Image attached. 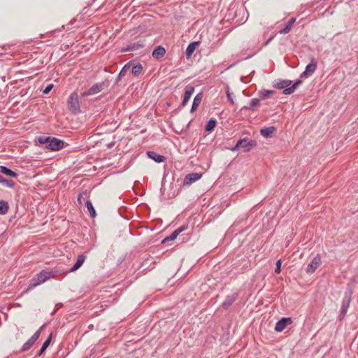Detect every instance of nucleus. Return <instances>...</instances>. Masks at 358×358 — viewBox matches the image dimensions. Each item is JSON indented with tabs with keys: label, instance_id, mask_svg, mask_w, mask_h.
<instances>
[{
	"label": "nucleus",
	"instance_id": "nucleus-1",
	"mask_svg": "<svg viewBox=\"0 0 358 358\" xmlns=\"http://www.w3.org/2000/svg\"><path fill=\"white\" fill-rule=\"evenodd\" d=\"M63 273V271L57 268H55L50 271L43 270L31 280L25 292H28L35 288L36 286L45 282L46 280L61 275Z\"/></svg>",
	"mask_w": 358,
	"mask_h": 358
},
{
	"label": "nucleus",
	"instance_id": "nucleus-2",
	"mask_svg": "<svg viewBox=\"0 0 358 358\" xmlns=\"http://www.w3.org/2000/svg\"><path fill=\"white\" fill-rule=\"evenodd\" d=\"M257 145V141L255 140H250L247 141L245 138L240 139L238 141L234 147L231 150L234 152L238 150L239 148H243L245 152H248L252 148L256 147Z\"/></svg>",
	"mask_w": 358,
	"mask_h": 358
},
{
	"label": "nucleus",
	"instance_id": "nucleus-3",
	"mask_svg": "<svg viewBox=\"0 0 358 358\" xmlns=\"http://www.w3.org/2000/svg\"><path fill=\"white\" fill-rule=\"evenodd\" d=\"M108 86V81L95 83L87 91H85L82 94V96H87L90 95L96 94L101 92L103 89L106 88Z\"/></svg>",
	"mask_w": 358,
	"mask_h": 358
},
{
	"label": "nucleus",
	"instance_id": "nucleus-4",
	"mask_svg": "<svg viewBox=\"0 0 358 358\" xmlns=\"http://www.w3.org/2000/svg\"><path fill=\"white\" fill-rule=\"evenodd\" d=\"M68 109L73 113H77L80 110L78 96L76 92L71 94L68 99Z\"/></svg>",
	"mask_w": 358,
	"mask_h": 358
},
{
	"label": "nucleus",
	"instance_id": "nucleus-5",
	"mask_svg": "<svg viewBox=\"0 0 358 358\" xmlns=\"http://www.w3.org/2000/svg\"><path fill=\"white\" fill-rule=\"evenodd\" d=\"M352 294V291L351 289H349L348 292H345V296L342 301L341 313L339 315L340 320H342L347 313L348 308L351 301Z\"/></svg>",
	"mask_w": 358,
	"mask_h": 358
},
{
	"label": "nucleus",
	"instance_id": "nucleus-6",
	"mask_svg": "<svg viewBox=\"0 0 358 358\" xmlns=\"http://www.w3.org/2000/svg\"><path fill=\"white\" fill-rule=\"evenodd\" d=\"M64 142L55 137H50L48 144L46 145L48 148L53 151H57L63 148Z\"/></svg>",
	"mask_w": 358,
	"mask_h": 358
},
{
	"label": "nucleus",
	"instance_id": "nucleus-7",
	"mask_svg": "<svg viewBox=\"0 0 358 358\" xmlns=\"http://www.w3.org/2000/svg\"><path fill=\"white\" fill-rule=\"evenodd\" d=\"M292 323L291 317H282L277 322L275 327V330L277 332L282 331L288 325Z\"/></svg>",
	"mask_w": 358,
	"mask_h": 358
},
{
	"label": "nucleus",
	"instance_id": "nucleus-8",
	"mask_svg": "<svg viewBox=\"0 0 358 358\" xmlns=\"http://www.w3.org/2000/svg\"><path fill=\"white\" fill-rule=\"evenodd\" d=\"M321 263V258L320 255H317L309 263L306 268V272L308 273H313L315 270L319 267Z\"/></svg>",
	"mask_w": 358,
	"mask_h": 358
},
{
	"label": "nucleus",
	"instance_id": "nucleus-9",
	"mask_svg": "<svg viewBox=\"0 0 358 358\" xmlns=\"http://www.w3.org/2000/svg\"><path fill=\"white\" fill-rule=\"evenodd\" d=\"M188 227V225L187 224H184V225H182L180 226L179 228H178L176 230H175L174 231H173L171 233V234L167 237H166L163 241H162V243H165L167 241H173L175 239H176V238L178 237V236L182 233V231H184L185 230H186Z\"/></svg>",
	"mask_w": 358,
	"mask_h": 358
},
{
	"label": "nucleus",
	"instance_id": "nucleus-10",
	"mask_svg": "<svg viewBox=\"0 0 358 358\" xmlns=\"http://www.w3.org/2000/svg\"><path fill=\"white\" fill-rule=\"evenodd\" d=\"M202 176L201 173H191L187 175L184 178L183 185H189L192 183L199 180Z\"/></svg>",
	"mask_w": 358,
	"mask_h": 358
},
{
	"label": "nucleus",
	"instance_id": "nucleus-11",
	"mask_svg": "<svg viewBox=\"0 0 358 358\" xmlns=\"http://www.w3.org/2000/svg\"><path fill=\"white\" fill-rule=\"evenodd\" d=\"M238 297V292H234L233 294L228 295L222 303V308L227 310L234 303V302L237 300Z\"/></svg>",
	"mask_w": 358,
	"mask_h": 358
},
{
	"label": "nucleus",
	"instance_id": "nucleus-12",
	"mask_svg": "<svg viewBox=\"0 0 358 358\" xmlns=\"http://www.w3.org/2000/svg\"><path fill=\"white\" fill-rule=\"evenodd\" d=\"M194 92V87L192 85H187L185 88V93L182 101L181 103V105L182 106H185L187 105V102L189 101L190 97L192 96V94Z\"/></svg>",
	"mask_w": 358,
	"mask_h": 358
},
{
	"label": "nucleus",
	"instance_id": "nucleus-13",
	"mask_svg": "<svg viewBox=\"0 0 358 358\" xmlns=\"http://www.w3.org/2000/svg\"><path fill=\"white\" fill-rule=\"evenodd\" d=\"M85 259H86L85 255H84L83 254L79 255L78 256L76 262L74 264V265L71 267V268L69 271H66L65 273H68L70 272H74V271H77L78 268H80L81 267V266L84 263Z\"/></svg>",
	"mask_w": 358,
	"mask_h": 358
},
{
	"label": "nucleus",
	"instance_id": "nucleus-14",
	"mask_svg": "<svg viewBox=\"0 0 358 358\" xmlns=\"http://www.w3.org/2000/svg\"><path fill=\"white\" fill-rule=\"evenodd\" d=\"M143 46H144L143 42L139 41L136 43L129 44V45H127L125 48H123L122 49V52H129V51L137 50L143 48Z\"/></svg>",
	"mask_w": 358,
	"mask_h": 358
},
{
	"label": "nucleus",
	"instance_id": "nucleus-15",
	"mask_svg": "<svg viewBox=\"0 0 358 358\" xmlns=\"http://www.w3.org/2000/svg\"><path fill=\"white\" fill-rule=\"evenodd\" d=\"M292 84V80H275L273 87L276 89L282 90L287 89Z\"/></svg>",
	"mask_w": 358,
	"mask_h": 358
},
{
	"label": "nucleus",
	"instance_id": "nucleus-16",
	"mask_svg": "<svg viewBox=\"0 0 358 358\" xmlns=\"http://www.w3.org/2000/svg\"><path fill=\"white\" fill-rule=\"evenodd\" d=\"M147 155L150 159H152L157 163L164 162L166 160V157L164 156L160 155L155 151H148L147 152Z\"/></svg>",
	"mask_w": 358,
	"mask_h": 358
},
{
	"label": "nucleus",
	"instance_id": "nucleus-17",
	"mask_svg": "<svg viewBox=\"0 0 358 358\" xmlns=\"http://www.w3.org/2000/svg\"><path fill=\"white\" fill-rule=\"evenodd\" d=\"M166 54V50L164 47L159 45L157 46L152 52V57L155 59H159L164 56Z\"/></svg>",
	"mask_w": 358,
	"mask_h": 358
},
{
	"label": "nucleus",
	"instance_id": "nucleus-18",
	"mask_svg": "<svg viewBox=\"0 0 358 358\" xmlns=\"http://www.w3.org/2000/svg\"><path fill=\"white\" fill-rule=\"evenodd\" d=\"M202 98H203V94L201 92L197 94L195 96L194 101H193V103L192 105V108H191L192 113L195 111L197 109V108L199 107V106L200 105V103L201 102Z\"/></svg>",
	"mask_w": 358,
	"mask_h": 358
},
{
	"label": "nucleus",
	"instance_id": "nucleus-19",
	"mask_svg": "<svg viewBox=\"0 0 358 358\" xmlns=\"http://www.w3.org/2000/svg\"><path fill=\"white\" fill-rule=\"evenodd\" d=\"M0 173L7 176L17 178L18 174L5 166H0Z\"/></svg>",
	"mask_w": 358,
	"mask_h": 358
},
{
	"label": "nucleus",
	"instance_id": "nucleus-20",
	"mask_svg": "<svg viewBox=\"0 0 358 358\" xmlns=\"http://www.w3.org/2000/svg\"><path fill=\"white\" fill-rule=\"evenodd\" d=\"M276 131L275 127H268L263 128L260 130V134L265 138L270 137Z\"/></svg>",
	"mask_w": 358,
	"mask_h": 358
},
{
	"label": "nucleus",
	"instance_id": "nucleus-21",
	"mask_svg": "<svg viewBox=\"0 0 358 358\" xmlns=\"http://www.w3.org/2000/svg\"><path fill=\"white\" fill-rule=\"evenodd\" d=\"M301 83H302V80H300V79L296 80L291 87H288L287 89H285L283 90L282 93L284 94H292L295 91L296 87L299 85H301Z\"/></svg>",
	"mask_w": 358,
	"mask_h": 358
},
{
	"label": "nucleus",
	"instance_id": "nucleus-22",
	"mask_svg": "<svg viewBox=\"0 0 358 358\" xmlns=\"http://www.w3.org/2000/svg\"><path fill=\"white\" fill-rule=\"evenodd\" d=\"M317 69V61L315 58H312L310 62L306 66V71L310 75H312Z\"/></svg>",
	"mask_w": 358,
	"mask_h": 358
},
{
	"label": "nucleus",
	"instance_id": "nucleus-23",
	"mask_svg": "<svg viewBox=\"0 0 358 358\" xmlns=\"http://www.w3.org/2000/svg\"><path fill=\"white\" fill-rule=\"evenodd\" d=\"M199 45V42H192L188 45L185 52L187 57H190L192 56Z\"/></svg>",
	"mask_w": 358,
	"mask_h": 358
},
{
	"label": "nucleus",
	"instance_id": "nucleus-24",
	"mask_svg": "<svg viewBox=\"0 0 358 358\" xmlns=\"http://www.w3.org/2000/svg\"><path fill=\"white\" fill-rule=\"evenodd\" d=\"M260 104V99L253 98L250 101V106H244L243 108L254 111Z\"/></svg>",
	"mask_w": 358,
	"mask_h": 358
},
{
	"label": "nucleus",
	"instance_id": "nucleus-25",
	"mask_svg": "<svg viewBox=\"0 0 358 358\" xmlns=\"http://www.w3.org/2000/svg\"><path fill=\"white\" fill-rule=\"evenodd\" d=\"M217 125V121L215 118L210 119L205 127V131L207 132H211L214 130Z\"/></svg>",
	"mask_w": 358,
	"mask_h": 358
},
{
	"label": "nucleus",
	"instance_id": "nucleus-26",
	"mask_svg": "<svg viewBox=\"0 0 358 358\" xmlns=\"http://www.w3.org/2000/svg\"><path fill=\"white\" fill-rule=\"evenodd\" d=\"M9 210V204L7 201L0 200V215H6Z\"/></svg>",
	"mask_w": 358,
	"mask_h": 358
},
{
	"label": "nucleus",
	"instance_id": "nucleus-27",
	"mask_svg": "<svg viewBox=\"0 0 358 358\" xmlns=\"http://www.w3.org/2000/svg\"><path fill=\"white\" fill-rule=\"evenodd\" d=\"M35 341L31 337L22 347L20 351L26 352L29 350L35 343Z\"/></svg>",
	"mask_w": 358,
	"mask_h": 358
},
{
	"label": "nucleus",
	"instance_id": "nucleus-28",
	"mask_svg": "<svg viewBox=\"0 0 358 358\" xmlns=\"http://www.w3.org/2000/svg\"><path fill=\"white\" fill-rule=\"evenodd\" d=\"M143 71V66L141 64H137L132 67L131 73L135 76H139Z\"/></svg>",
	"mask_w": 358,
	"mask_h": 358
},
{
	"label": "nucleus",
	"instance_id": "nucleus-29",
	"mask_svg": "<svg viewBox=\"0 0 358 358\" xmlns=\"http://www.w3.org/2000/svg\"><path fill=\"white\" fill-rule=\"evenodd\" d=\"M275 93V91L273 90H262L259 92V95L260 99H264L268 98L270 95H272Z\"/></svg>",
	"mask_w": 358,
	"mask_h": 358
},
{
	"label": "nucleus",
	"instance_id": "nucleus-30",
	"mask_svg": "<svg viewBox=\"0 0 358 358\" xmlns=\"http://www.w3.org/2000/svg\"><path fill=\"white\" fill-rule=\"evenodd\" d=\"M85 205H86V207L90 214L91 217H95L96 213L95 209L92 205V203L90 200H88L86 201Z\"/></svg>",
	"mask_w": 358,
	"mask_h": 358
},
{
	"label": "nucleus",
	"instance_id": "nucleus-31",
	"mask_svg": "<svg viewBox=\"0 0 358 358\" xmlns=\"http://www.w3.org/2000/svg\"><path fill=\"white\" fill-rule=\"evenodd\" d=\"M293 24H286V26L283 29H280L278 31V33L280 34H286L289 33L291 31Z\"/></svg>",
	"mask_w": 358,
	"mask_h": 358
},
{
	"label": "nucleus",
	"instance_id": "nucleus-32",
	"mask_svg": "<svg viewBox=\"0 0 358 358\" xmlns=\"http://www.w3.org/2000/svg\"><path fill=\"white\" fill-rule=\"evenodd\" d=\"M129 68L130 66H129V64L124 65V67L120 71V72L119 73L117 80H119L122 77L124 76Z\"/></svg>",
	"mask_w": 358,
	"mask_h": 358
},
{
	"label": "nucleus",
	"instance_id": "nucleus-33",
	"mask_svg": "<svg viewBox=\"0 0 358 358\" xmlns=\"http://www.w3.org/2000/svg\"><path fill=\"white\" fill-rule=\"evenodd\" d=\"M45 327V324H44L43 325H42L35 333L34 334L31 336V338L35 341H36L38 338H39V336L41 335V331L44 329V327Z\"/></svg>",
	"mask_w": 358,
	"mask_h": 358
},
{
	"label": "nucleus",
	"instance_id": "nucleus-34",
	"mask_svg": "<svg viewBox=\"0 0 358 358\" xmlns=\"http://www.w3.org/2000/svg\"><path fill=\"white\" fill-rule=\"evenodd\" d=\"M45 327V324H44L43 325H42L35 333L34 334L31 336V338L35 341H36L38 338H39V336L41 335V331L44 329V327Z\"/></svg>",
	"mask_w": 358,
	"mask_h": 358
},
{
	"label": "nucleus",
	"instance_id": "nucleus-35",
	"mask_svg": "<svg viewBox=\"0 0 358 358\" xmlns=\"http://www.w3.org/2000/svg\"><path fill=\"white\" fill-rule=\"evenodd\" d=\"M52 337V334L51 333L49 335L48 338L46 339V341L43 343V344L41 347L43 348V350H46V349L48 348V346L50 345V344L51 343Z\"/></svg>",
	"mask_w": 358,
	"mask_h": 358
},
{
	"label": "nucleus",
	"instance_id": "nucleus-36",
	"mask_svg": "<svg viewBox=\"0 0 358 358\" xmlns=\"http://www.w3.org/2000/svg\"><path fill=\"white\" fill-rule=\"evenodd\" d=\"M2 183L6 185L7 187H11V188L13 187L15 185V183L13 180H10V179H6L5 178H3Z\"/></svg>",
	"mask_w": 358,
	"mask_h": 358
},
{
	"label": "nucleus",
	"instance_id": "nucleus-37",
	"mask_svg": "<svg viewBox=\"0 0 358 358\" xmlns=\"http://www.w3.org/2000/svg\"><path fill=\"white\" fill-rule=\"evenodd\" d=\"M226 94H227V96L228 100L230 101L231 103L234 104V99L232 97V93L230 92L229 87H227Z\"/></svg>",
	"mask_w": 358,
	"mask_h": 358
},
{
	"label": "nucleus",
	"instance_id": "nucleus-38",
	"mask_svg": "<svg viewBox=\"0 0 358 358\" xmlns=\"http://www.w3.org/2000/svg\"><path fill=\"white\" fill-rule=\"evenodd\" d=\"M50 136L45 137V136H40L38 138V142L41 144L47 143L48 144V142L50 141Z\"/></svg>",
	"mask_w": 358,
	"mask_h": 358
},
{
	"label": "nucleus",
	"instance_id": "nucleus-39",
	"mask_svg": "<svg viewBox=\"0 0 358 358\" xmlns=\"http://www.w3.org/2000/svg\"><path fill=\"white\" fill-rule=\"evenodd\" d=\"M275 273H280V271H281V260L280 259H278L277 262H276V265H275Z\"/></svg>",
	"mask_w": 358,
	"mask_h": 358
},
{
	"label": "nucleus",
	"instance_id": "nucleus-40",
	"mask_svg": "<svg viewBox=\"0 0 358 358\" xmlns=\"http://www.w3.org/2000/svg\"><path fill=\"white\" fill-rule=\"evenodd\" d=\"M53 87V85L52 84H50V85H48L44 90H43V94H48L51 90L52 89Z\"/></svg>",
	"mask_w": 358,
	"mask_h": 358
},
{
	"label": "nucleus",
	"instance_id": "nucleus-41",
	"mask_svg": "<svg viewBox=\"0 0 358 358\" xmlns=\"http://www.w3.org/2000/svg\"><path fill=\"white\" fill-rule=\"evenodd\" d=\"M275 34L271 36L264 43V46H266L268 45V43L275 37Z\"/></svg>",
	"mask_w": 358,
	"mask_h": 358
},
{
	"label": "nucleus",
	"instance_id": "nucleus-42",
	"mask_svg": "<svg viewBox=\"0 0 358 358\" xmlns=\"http://www.w3.org/2000/svg\"><path fill=\"white\" fill-rule=\"evenodd\" d=\"M308 76H310L306 71L305 70L303 72H302L300 75L301 78H307Z\"/></svg>",
	"mask_w": 358,
	"mask_h": 358
},
{
	"label": "nucleus",
	"instance_id": "nucleus-43",
	"mask_svg": "<svg viewBox=\"0 0 358 358\" xmlns=\"http://www.w3.org/2000/svg\"><path fill=\"white\" fill-rule=\"evenodd\" d=\"M63 29H64V25H62L61 27V29H55V30L51 31L50 33L53 34V33H55L57 31H61V30H63Z\"/></svg>",
	"mask_w": 358,
	"mask_h": 358
},
{
	"label": "nucleus",
	"instance_id": "nucleus-44",
	"mask_svg": "<svg viewBox=\"0 0 358 358\" xmlns=\"http://www.w3.org/2000/svg\"><path fill=\"white\" fill-rule=\"evenodd\" d=\"M45 350H43V348H41V350L38 351V352L36 354V356H38L40 357L41 355H43V353L45 352Z\"/></svg>",
	"mask_w": 358,
	"mask_h": 358
},
{
	"label": "nucleus",
	"instance_id": "nucleus-45",
	"mask_svg": "<svg viewBox=\"0 0 358 358\" xmlns=\"http://www.w3.org/2000/svg\"><path fill=\"white\" fill-rule=\"evenodd\" d=\"M82 197H83V195L81 194H80L78 195V202L81 204L82 203Z\"/></svg>",
	"mask_w": 358,
	"mask_h": 358
},
{
	"label": "nucleus",
	"instance_id": "nucleus-46",
	"mask_svg": "<svg viewBox=\"0 0 358 358\" xmlns=\"http://www.w3.org/2000/svg\"><path fill=\"white\" fill-rule=\"evenodd\" d=\"M289 22H290V23L295 22V19L294 18L290 19Z\"/></svg>",
	"mask_w": 358,
	"mask_h": 358
},
{
	"label": "nucleus",
	"instance_id": "nucleus-47",
	"mask_svg": "<svg viewBox=\"0 0 358 358\" xmlns=\"http://www.w3.org/2000/svg\"><path fill=\"white\" fill-rule=\"evenodd\" d=\"M3 179V177L0 175V183H2Z\"/></svg>",
	"mask_w": 358,
	"mask_h": 358
}]
</instances>
